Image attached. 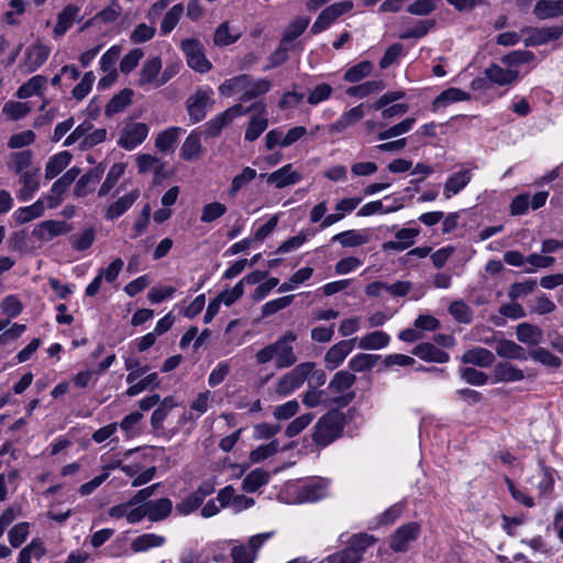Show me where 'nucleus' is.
I'll return each mask as SVG.
<instances>
[{
    "label": "nucleus",
    "instance_id": "4",
    "mask_svg": "<svg viewBox=\"0 0 563 563\" xmlns=\"http://www.w3.org/2000/svg\"><path fill=\"white\" fill-rule=\"evenodd\" d=\"M314 367V362H302L296 365L291 371L284 374L278 379L275 389L276 394L286 397L299 389L309 378Z\"/></svg>",
    "mask_w": 563,
    "mask_h": 563
},
{
    "label": "nucleus",
    "instance_id": "55",
    "mask_svg": "<svg viewBox=\"0 0 563 563\" xmlns=\"http://www.w3.org/2000/svg\"><path fill=\"white\" fill-rule=\"evenodd\" d=\"M241 33H231L228 22H222L214 31L213 42L217 46H228L235 43Z\"/></svg>",
    "mask_w": 563,
    "mask_h": 563
},
{
    "label": "nucleus",
    "instance_id": "6",
    "mask_svg": "<svg viewBox=\"0 0 563 563\" xmlns=\"http://www.w3.org/2000/svg\"><path fill=\"white\" fill-rule=\"evenodd\" d=\"M273 536L265 532L252 536L246 543H235L230 550L232 563H254L263 544Z\"/></svg>",
    "mask_w": 563,
    "mask_h": 563
},
{
    "label": "nucleus",
    "instance_id": "27",
    "mask_svg": "<svg viewBox=\"0 0 563 563\" xmlns=\"http://www.w3.org/2000/svg\"><path fill=\"white\" fill-rule=\"evenodd\" d=\"M140 192L137 189L131 190L129 194L120 197L111 203L106 211L104 218L107 220H114L125 213L133 203L137 200Z\"/></svg>",
    "mask_w": 563,
    "mask_h": 563
},
{
    "label": "nucleus",
    "instance_id": "20",
    "mask_svg": "<svg viewBox=\"0 0 563 563\" xmlns=\"http://www.w3.org/2000/svg\"><path fill=\"white\" fill-rule=\"evenodd\" d=\"M104 173V166L102 164L89 169L82 175L76 183L74 195L76 197H86L88 194L95 190L96 185L100 181Z\"/></svg>",
    "mask_w": 563,
    "mask_h": 563
},
{
    "label": "nucleus",
    "instance_id": "19",
    "mask_svg": "<svg viewBox=\"0 0 563 563\" xmlns=\"http://www.w3.org/2000/svg\"><path fill=\"white\" fill-rule=\"evenodd\" d=\"M51 48L42 43H34L25 51L23 65L27 73L37 70L48 58Z\"/></svg>",
    "mask_w": 563,
    "mask_h": 563
},
{
    "label": "nucleus",
    "instance_id": "57",
    "mask_svg": "<svg viewBox=\"0 0 563 563\" xmlns=\"http://www.w3.org/2000/svg\"><path fill=\"white\" fill-rule=\"evenodd\" d=\"M373 70V64L368 60L360 62L350 67L344 74V80L349 82H357L367 77Z\"/></svg>",
    "mask_w": 563,
    "mask_h": 563
},
{
    "label": "nucleus",
    "instance_id": "54",
    "mask_svg": "<svg viewBox=\"0 0 563 563\" xmlns=\"http://www.w3.org/2000/svg\"><path fill=\"white\" fill-rule=\"evenodd\" d=\"M80 174L79 167H71L69 168L60 178H58L51 188V192L60 196L63 195L67 188L76 180V178Z\"/></svg>",
    "mask_w": 563,
    "mask_h": 563
},
{
    "label": "nucleus",
    "instance_id": "64",
    "mask_svg": "<svg viewBox=\"0 0 563 563\" xmlns=\"http://www.w3.org/2000/svg\"><path fill=\"white\" fill-rule=\"evenodd\" d=\"M121 51V46L113 45L101 56L100 68L103 73L117 71L115 64L120 58Z\"/></svg>",
    "mask_w": 563,
    "mask_h": 563
},
{
    "label": "nucleus",
    "instance_id": "56",
    "mask_svg": "<svg viewBox=\"0 0 563 563\" xmlns=\"http://www.w3.org/2000/svg\"><path fill=\"white\" fill-rule=\"evenodd\" d=\"M449 312L460 323L470 324L473 320V311L463 300L453 301Z\"/></svg>",
    "mask_w": 563,
    "mask_h": 563
},
{
    "label": "nucleus",
    "instance_id": "7",
    "mask_svg": "<svg viewBox=\"0 0 563 563\" xmlns=\"http://www.w3.org/2000/svg\"><path fill=\"white\" fill-rule=\"evenodd\" d=\"M180 48L190 68L201 74L211 69L212 64L207 59L203 45L199 40L186 38L181 42Z\"/></svg>",
    "mask_w": 563,
    "mask_h": 563
},
{
    "label": "nucleus",
    "instance_id": "37",
    "mask_svg": "<svg viewBox=\"0 0 563 563\" xmlns=\"http://www.w3.org/2000/svg\"><path fill=\"white\" fill-rule=\"evenodd\" d=\"M73 155L68 151L59 152L49 157L45 166V178L53 179L60 174L70 163Z\"/></svg>",
    "mask_w": 563,
    "mask_h": 563
},
{
    "label": "nucleus",
    "instance_id": "59",
    "mask_svg": "<svg viewBox=\"0 0 563 563\" xmlns=\"http://www.w3.org/2000/svg\"><path fill=\"white\" fill-rule=\"evenodd\" d=\"M470 95L459 88H448L442 91L433 101L434 106H448L449 103L464 101Z\"/></svg>",
    "mask_w": 563,
    "mask_h": 563
},
{
    "label": "nucleus",
    "instance_id": "43",
    "mask_svg": "<svg viewBox=\"0 0 563 563\" xmlns=\"http://www.w3.org/2000/svg\"><path fill=\"white\" fill-rule=\"evenodd\" d=\"M385 88L386 84L384 80H369L356 86L349 87L346 89V95L362 99L372 93L379 92Z\"/></svg>",
    "mask_w": 563,
    "mask_h": 563
},
{
    "label": "nucleus",
    "instance_id": "2",
    "mask_svg": "<svg viewBox=\"0 0 563 563\" xmlns=\"http://www.w3.org/2000/svg\"><path fill=\"white\" fill-rule=\"evenodd\" d=\"M344 427L345 415L338 409H330L314 424L312 441L319 448H327L341 438Z\"/></svg>",
    "mask_w": 563,
    "mask_h": 563
},
{
    "label": "nucleus",
    "instance_id": "29",
    "mask_svg": "<svg viewBox=\"0 0 563 563\" xmlns=\"http://www.w3.org/2000/svg\"><path fill=\"white\" fill-rule=\"evenodd\" d=\"M371 234L365 230H347L332 236V242H339L343 247H357L368 243Z\"/></svg>",
    "mask_w": 563,
    "mask_h": 563
},
{
    "label": "nucleus",
    "instance_id": "40",
    "mask_svg": "<svg viewBox=\"0 0 563 563\" xmlns=\"http://www.w3.org/2000/svg\"><path fill=\"white\" fill-rule=\"evenodd\" d=\"M271 478L267 471L255 468L250 472L242 482V489L245 493H255L260 487L266 485Z\"/></svg>",
    "mask_w": 563,
    "mask_h": 563
},
{
    "label": "nucleus",
    "instance_id": "45",
    "mask_svg": "<svg viewBox=\"0 0 563 563\" xmlns=\"http://www.w3.org/2000/svg\"><path fill=\"white\" fill-rule=\"evenodd\" d=\"M46 84L47 78L45 76H33L25 84L19 87L16 91V97L20 99H26L34 95H38Z\"/></svg>",
    "mask_w": 563,
    "mask_h": 563
},
{
    "label": "nucleus",
    "instance_id": "21",
    "mask_svg": "<svg viewBox=\"0 0 563 563\" xmlns=\"http://www.w3.org/2000/svg\"><path fill=\"white\" fill-rule=\"evenodd\" d=\"M69 231L70 228L65 221L46 220L34 228L33 235L42 241H51L55 236L65 234Z\"/></svg>",
    "mask_w": 563,
    "mask_h": 563
},
{
    "label": "nucleus",
    "instance_id": "44",
    "mask_svg": "<svg viewBox=\"0 0 563 563\" xmlns=\"http://www.w3.org/2000/svg\"><path fill=\"white\" fill-rule=\"evenodd\" d=\"M181 129L177 126L168 128L157 134L155 139V146L159 152L166 153L173 151Z\"/></svg>",
    "mask_w": 563,
    "mask_h": 563
},
{
    "label": "nucleus",
    "instance_id": "46",
    "mask_svg": "<svg viewBox=\"0 0 563 563\" xmlns=\"http://www.w3.org/2000/svg\"><path fill=\"white\" fill-rule=\"evenodd\" d=\"M159 385H161V379L158 377V374L150 373L142 379L136 380L135 383L131 384L130 387L126 389L125 394L129 397H134L146 389L152 390V389L158 388Z\"/></svg>",
    "mask_w": 563,
    "mask_h": 563
},
{
    "label": "nucleus",
    "instance_id": "30",
    "mask_svg": "<svg viewBox=\"0 0 563 563\" xmlns=\"http://www.w3.org/2000/svg\"><path fill=\"white\" fill-rule=\"evenodd\" d=\"M492 85L506 86L518 80L519 74L514 69H505L497 64H492L484 71Z\"/></svg>",
    "mask_w": 563,
    "mask_h": 563
},
{
    "label": "nucleus",
    "instance_id": "3",
    "mask_svg": "<svg viewBox=\"0 0 563 563\" xmlns=\"http://www.w3.org/2000/svg\"><path fill=\"white\" fill-rule=\"evenodd\" d=\"M376 539L374 536L361 532L351 536L346 547L331 555L325 561L328 563H358L365 551L374 545Z\"/></svg>",
    "mask_w": 563,
    "mask_h": 563
},
{
    "label": "nucleus",
    "instance_id": "1",
    "mask_svg": "<svg viewBox=\"0 0 563 563\" xmlns=\"http://www.w3.org/2000/svg\"><path fill=\"white\" fill-rule=\"evenodd\" d=\"M271 88V80L266 78L254 79L249 74H242L227 79L220 85L219 92L227 97L241 92L240 101L247 102L267 93Z\"/></svg>",
    "mask_w": 563,
    "mask_h": 563
},
{
    "label": "nucleus",
    "instance_id": "60",
    "mask_svg": "<svg viewBox=\"0 0 563 563\" xmlns=\"http://www.w3.org/2000/svg\"><path fill=\"white\" fill-rule=\"evenodd\" d=\"M416 123L415 118H407L401 122L378 133V140L384 141L409 132Z\"/></svg>",
    "mask_w": 563,
    "mask_h": 563
},
{
    "label": "nucleus",
    "instance_id": "49",
    "mask_svg": "<svg viewBox=\"0 0 563 563\" xmlns=\"http://www.w3.org/2000/svg\"><path fill=\"white\" fill-rule=\"evenodd\" d=\"M184 14V5L181 3H177L173 5L164 15L161 22V33L162 35L169 34L175 26L178 24L180 18Z\"/></svg>",
    "mask_w": 563,
    "mask_h": 563
},
{
    "label": "nucleus",
    "instance_id": "61",
    "mask_svg": "<svg viewBox=\"0 0 563 563\" xmlns=\"http://www.w3.org/2000/svg\"><path fill=\"white\" fill-rule=\"evenodd\" d=\"M268 120L266 118L252 117L247 124L244 139L254 142L267 129Z\"/></svg>",
    "mask_w": 563,
    "mask_h": 563
},
{
    "label": "nucleus",
    "instance_id": "10",
    "mask_svg": "<svg viewBox=\"0 0 563 563\" xmlns=\"http://www.w3.org/2000/svg\"><path fill=\"white\" fill-rule=\"evenodd\" d=\"M329 481L314 477L302 483L297 490L299 503H316L328 495Z\"/></svg>",
    "mask_w": 563,
    "mask_h": 563
},
{
    "label": "nucleus",
    "instance_id": "5",
    "mask_svg": "<svg viewBox=\"0 0 563 563\" xmlns=\"http://www.w3.org/2000/svg\"><path fill=\"white\" fill-rule=\"evenodd\" d=\"M257 108H261L263 112L265 111V104L263 102H255L246 109H244L240 103L228 108L225 111L216 115L205 124V135L207 137H217L222 130L233 121V119Z\"/></svg>",
    "mask_w": 563,
    "mask_h": 563
},
{
    "label": "nucleus",
    "instance_id": "36",
    "mask_svg": "<svg viewBox=\"0 0 563 563\" xmlns=\"http://www.w3.org/2000/svg\"><path fill=\"white\" fill-rule=\"evenodd\" d=\"M201 154L202 145L200 134L194 131L184 141L179 155L184 161L190 162L198 159Z\"/></svg>",
    "mask_w": 563,
    "mask_h": 563
},
{
    "label": "nucleus",
    "instance_id": "48",
    "mask_svg": "<svg viewBox=\"0 0 563 563\" xmlns=\"http://www.w3.org/2000/svg\"><path fill=\"white\" fill-rule=\"evenodd\" d=\"M539 467L542 474V478L539 482L537 489L540 495H551L554 490V475L556 471L544 464L542 460L539 461Z\"/></svg>",
    "mask_w": 563,
    "mask_h": 563
},
{
    "label": "nucleus",
    "instance_id": "18",
    "mask_svg": "<svg viewBox=\"0 0 563 563\" xmlns=\"http://www.w3.org/2000/svg\"><path fill=\"white\" fill-rule=\"evenodd\" d=\"M420 526L417 522H409L399 527L391 537L390 548L395 552H404L408 548V543L418 538Z\"/></svg>",
    "mask_w": 563,
    "mask_h": 563
},
{
    "label": "nucleus",
    "instance_id": "15",
    "mask_svg": "<svg viewBox=\"0 0 563 563\" xmlns=\"http://www.w3.org/2000/svg\"><path fill=\"white\" fill-rule=\"evenodd\" d=\"M356 338L342 340L332 345L324 355L325 367L330 371L338 368L353 351Z\"/></svg>",
    "mask_w": 563,
    "mask_h": 563
},
{
    "label": "nucleus",
    "instance_id": "25",
    "mask_svg": "<svg viewBox=\"0 0 563 563\" xmlns=\"http://www.w3.org/2000/svg\"><path fill=\"white\" fill-rule=\"evenodd\" d=\"M80 8L77 4H67L57 15V22L54 26V35L60 37L71 27L77 19Z\"/></svg>",
    "mask_w": 563,
    "mask_h": 563
},
{
    "label": "nucleus",
    "instance_id": "52",
    "mask_svg": "<svg viewBox=\"0 0 563 563\" xmlns=\"http://www.w3.org/2000/svg\"><path fill=\"white\" fill-rule=\"evenodd\" d=\"M257 176V172L252 167H245L243 168L242 173L234 176L231 186L229 189V195L231 197H235L238 192L245 187L247 184H250L252 180H254Z\"/></svg>",
    "mask_w": 563,
    "mask_h": 563
},
{
    "label": "nucleus",
    "instance_id": "31",
    "mask_svg": "<svg viewBox=\"0 0 563 563\" xmlns=\"http://www.w3.org/2000/svg\"><path fill=\"white\" fill-rule=\"evenodd\" d=\"M147 519L152 522L165 520L173 510V503L169 498H159L145 503Z\"/></svg>",
    "mask_w": 563,
    "mask_h": 563
},
{
    "label": "nucleus",
    "instance_id": "24",
    "mask_svg": "<svg viewBox=\"0 0 563 563\" xmlns=\"http://www.w3.org/2000/svg\"><path fill=\"white\" fill-rule=\"evenodd\" d=\"M495 352L499 357L509 360L526 361L529 357V354L521 345L507 339L496 341Z\"/></svg>",
    "mask_w": 563,
    "mask_h": 563
},
{
    "label": "nucleus",
    "instance_id": "38",
    "mask_svg": "<svg viewBox=\"0 0 563 563\" xmlns=\"http://www.w3.org/2000/svg\"><path fill=\"white\" fill-rule=\"evenodd\" d=\"M33 152L31 150H24L20 152H13L9 155L7 166L10 170L15 174H22L29 168H32Z\"/></svg>",
    "mask_w": 563,
    "mask_h": 563
},
{
    "label": "nucleus",
    "instance_id": "47",
    "mask_svg": "<svg viewBox=\"0 0 563 563\" xmlns=\"http://www.w3.org/2000/svg\"><path fill=\"white\" fill-rule=\"evenodd\" d=\"M390 338L383 331H374L360 340L358 347L362 350H379L388 345Z\"/></svg>",
    "mask_w": 563,
    "mask_h": 563
},
{
    "label": "nucleus",
    "instance_id": "33",
    "mask_svg": "<svg viewBox=\"0 0 563 563\" xmlns=\"http://www.w3.org/2000/svg\"><path fill=\"white\" fill-rule=\"evenodd\" d=\"M533 13L539 20L559 18L563 15V0H539Z\"/></svg>",
    "mask_w": 563,
    "mask_h": 563
},
{
    "label": "nucleus",
    "instance_id": "11",
    "mask_svg": "<svg viewBox=\"0 0 563 563\" xmlns=\"http://www.w3.org/2000/svg\"><path fill=\"white\" fill-rule=\"evenodd\" d=\"M148 134V126L142 122L129 123L122 130L118 145L126 151L134 150Z\"/></svg>",
    "mask_w": 563,
    "mask_h": 563
},
{
    "label": "nucleus",
    "instance_id": "12",
    "mask_svg": "<svg viewBox=\"0 0 563 563\" xmlns=\"http://www.w3.org/2000/svg\"><path fill=\"white\" fill-rule=\"evenodd\" d=\"M211 95V89L198 90L187 99V111L194 123L200 122L206 118L208 107L213 103Z\"/></svg>",
    "mask_w": 563,
    "mask_h": 563
},
{
    "label": "nucleus",
    "instance_id": "22",
    "mask_svg": "<svg viewBox=\"0 0 563 563\" xmlns=\"http://www.w3.org/2000/svg\"><path fill=\"white\" fill-rule=\"evenodd\" d=\"M411 353L426 361V362H434V363H448L450 361L449 353L440 350L433 343L422 342L416 345Z\"/></svg>",
    "mask_w": 563,
    "mask_h": 563
},
{
    "label": "nucleus",
    "instance_id": "34",
    "mask_svg": "<svg viewBox=\"0 0 563 563\" xmlns=\"http://www.w3.org/2000/svg\"><path fill=\"white\" fill-rule=\"evenodd\" d=\"M516 336L523 344L538 345L543 338V331L536 324L522 322L516 327Z\"/></svg>",
    "mask_w": 563,
    "mask_h": 563
},
{
    "label": "nucleus",
    "instance_id": "14",
    "mask_svg": "<svg viewBox=\"0 0 563 563\" xmlns=\"http://www.w3.org/2000/svg\"><path fill=\"white\" fill-rule=\"evenodd\" d=\"M40 166L29 168L22 174H18L19 184L21 185L20 190L16 192V198L20 201L31 200L35 192L40 189Z\"/></svg>",
    "mask_w": 563,
    "mask_h": 563
},
{
    "label": "nucleus",
    "instance_id": "35",
    "mask_svg": "<svg viewBox=\"0 0 563 563\" xmlns=\"http://www.w3.org/2000/svg\"><path fill=\"white\" fill-rule=\"evenodd\" d=\"M364 117L363 104H358L351 110L341 114V117L331 125L330 131L335 133H342L347 128L354 125Z\"/></svg>",
    "mask_w": 563,
    "mask_h": 563
},
{
    "label": "nucleus",
    "instance_id": "58",
    "mask_svg": "<svg viewBox=\"0 0 563 563\" xmlns=\"http://www.w3.org/2000/svg\"><path fill=\"white\" fill-rule=\"evenodd\" d=\"M529 356L548 367L559 368L561 366V358L544 347H537L529 353Z\"/></svg>",
    "mask_w": 563,
    "mask_h": 563
},
{
    "label": "nucleus",
    "instance_id": "32",
    "mask_svg": "<svg viewBox=\"0 0 563 563\" xmlns=\"http://www.w3.org/2000/svg\"><path fill=\"white\" fill-rule=\"evenodd\" d=\"M472 174L468 169L460 170L450 175L444 184L443 194L445 198H451L453 195L459 194L471 181Z\"/></svg>",
    "mask_w": 563,
    "mask_h": 563
},
{
    "label": "nucleus",
    "instance_id": "41",
    "mask_svg": "<svg viewBox=\"0 0 563 563\" xmlns=\"http://www.w3.org/2000/svg\"><path fill=\"white\" fill-rule=\"evenodd\" d=\"M45 210L44 202L42 199H38L34 203L27 207H21L14 211L13 218L16 223L24 224L30 222L36 218L43 216Z\"/></svg>",
    "mask_w": 563,
    "mask_h": 563
},
{
    "label": "nucleus",
    "instance_id": "50",
    "mask_svg": "<svg viewBox=\"0 0 563 563\" xmlns=\"http://www.w3.org/2000/svg\"><path fill=\"white\" fill-rule=\"evenodd\" d=\"M379 358V355L360 353L350 360L349 368L354 373L369 371L376 365Z\"/></svg>",
    "mask_w": 563,
    "mask_h": 563
},
{
    "label": "nucleus",
    "instance_id": "53",
    "mask_svg": "<svg viewBox=\"0 0 563 563\" xmlns=\"http://www.w3.org/2000/svg\"><path fill=\"white\" fill-rule=\"evenodd\" d=\"M309 18L300 16L288 24L285 29L282 40L285 43L292 44L294 40L299 37L309 25Z\"/></svg>",
    "mask_w": 563,
    "mask_h": 563
},
{
    "label": "nucleus",
    "instance_id": "63",
    "mask_svg": "<svg viewBox=\"0 0 563 563\" xmlns=\"http://www.w3.org/2000/svg\"><path fill=\"white\" fill-rule=\"evenodd\" d=\"M279 450L278 440H273L267 444H263L253 450L250 454V459L254 463H260L274 454H276Z\"/></svg>",
    "mask_w": 563,
    "mask_h": 563
},
{
    "label": "nucleus",
    "instance_id": "9",
    "mask_svg": "<svg viewBox=\"0 0 563 563\" xmlns=\"http://www.w3.org/2000/svg\"><path fill=\"white\" fill-rule=\"evenodd\" d=\"M353 3L351 1H342L327 7L318 15L313 22L310 31L312 34L321 33L327 30L339 16L352 10Z\"/></svg>",
    "mask_w": 563,
    "mask_h": 563
},
{
    "label": "nucleus",
    "instance_id": "23",
    "mask_svg": "<svg viewBox=\"0 0 563 563\" xmlns=\"http://www.w3.org/2000/svg\"><path fill=\"white\" fill-rule=\"evenodd\" d=\"M523 378V372L509 362H499L494 366L493 383H515Z\"/></svg>",
    "mask_w": 563,
    "mask_h": 563
},
{
    "label": "nucleus",
    "instance_id": "51",
    "mask_svg": "<svg viewBox=\"0 0 563 563\" xmlns=\"http://www.w3.org/2000/svg\"><path fill=\"white\" fill-rule=\"evenodd\" d=\"M124 169H125L124 165L120 164V163L113 164L111 166L104 181L102 183V185L99 188L98 195L100 197H104L111 191V189L115 186L118 180L124 174Z\"/></svg>",
    "mask_w": 563,
    "mask_h": 563
},
{
    "label": "nucleus",
    "instance_id": "16",
    "mask_svg": "<svg viewBox=\"0 0 563 563\" xmlns=\"http://www.w3.org/2000/svg\"><path fill=\"white\" fill-rule=\"evenodd\" d=\"M526 31L529 36L523 41L525 46H539L560 38L563 35V25L531 27Z\"/></svg>",
    "mask_w": 563,
    "mask_h": 563
},
{
    "label": "nucleus",
    "instance_id": "28",
    "mask_svg": "<svg viewBox=\"0 0 563 563\" xmlns=\"http://www.w3.org/2000/svg\"><path fill=\"white\" fill-rule=\"evenodd\" d=\"M162 70V59L157 56L147 59L140 71V78L137 85L145 87L147 85H154L157 87L158 75Z\"/></svg>",
    "mask_w": 563,
    "mask_h": 563
},
{
    "label": "nucleus",
    "instance_id": "8",
    "mask_svg": "<svg viewBox=\"0 0 563 563\" xmlns=\"http://www.w3.org/2000/svg\"><path fill=\"white\" fill-rule=\"evenodd\" d=\"M297 340V334L292 331H286L277 341L273 343L275 350L277 368H288L297 362L292 343Z\"/></svg>",
    "mask_w": 563,
    "mask_h": 563
},
{
    "label": "nucleus",
    "instance_id": "17",
    "mask_svg": "<svg viewBox=\"0 0 563 563\" xmlns=\"http://www.w3.org/2000/svg\"><path fill=\"white\" fill-rule=\"evenodd\" d=\"M260 177L266 178L269 185H274L278 189L296 185L301 180V175L292 169L291 164H286L271 174H261Z\"/></svg>",
    "mask_w": 563,
    "mask_h": 563
},
{
    "label": "nucleus",
    "instance_id": "42",
    "mask_svg": "<svg viewBox=\"0 0 563 563\" xmlns=\"http://www.w3.org/2000/svg\"><path fill=\"white\" fill-rule=\"evenodd\" d=\"M166 539L163 536L155 533H144L131 542V549L133 552H145L152 548H158L164 545Z\"/></svg>",
    "mask_w": 563,
    "mask_h": 563
},
{
    "label": "nucleus",
    "instance_id": "62",
    "mask_svg": "<svg viewBox=\"0 0 563 563\" xmlns=\"http://www.w3.org/2000/svg\"><path fill=\"white\" fill-rule=\"evenodd\" d=\"M227 212V207L218 201L207 203L201 210V222L210 223L221 218Z\"/></svg>",
    "mask_w": 563,
    "mask_h": 563
},
{
    "label": "nucleus",
    "instance_id": "39",
    "mask_svg": "<svg viewBox=\"0 0 563 563\" xmlns=\"http://www.w3.org/2000/svg\"><path fill=\"white\" fill-rule=\"evenodd\" d=\"M133 95V90L129 88H125L119 93L114 95L107 103L104 114L110 118L119 112H122L132 102Z\"/></svg>",
    "mask_w": 563,
    "mask_h": 563
},
{
    "label": "nucleus",
    "instance_id": "26",
    "mask_svg": "<svg viewBox=\"0 0 563 563\" xmlns=\"http://www.w3.org/2000/svg\"><path fill=\"white\" fill-rule=\"evenodd\" d=\"M461 361L464 364H472L478 367H489L495 362V355L492 351L476 346L467 350L461 356Z\"/></svg>",
    "mask_w": 563,
    "mask_h": 563
},
{
    "label": "nucleus",
    "instance_id": "13",
    "mask_svg": "<svg viewBox=\"0 0 563 563\" xmlns=\"http://www.w3.org/2000/svg\"><path fill=\"white\" fill-rule=\"evenodd\" d=\"M355 382L356 376L353 373L344 369L339 371L329 382V390L333 393L334 397L346 396L350 405L356 396L355 391L351 390Z\"/></svg>",
    "mask_w": 563,
    "mask_h": 563
}]
</instances>
